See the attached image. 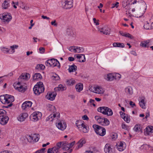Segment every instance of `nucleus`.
<instances>
[{"instance_id": "obj_21", "label": "nucleus", "mask_w": 153, "mask_h": 153, "mask_svg": "<svg viewBox=\"0 0 153 153\" xmlns=\"http://www.w3.org/2000/svg\"><path fill=\"white\" fill-rule=\"evenodd\" d=\"M28 115L27 113H24L21 114L17 117L18 120L21 122H22L25 120V119L27 117Z\"/></svg>"}, {"instance_id": "obj_55", "label": "nucleus", "mask_w": 153, "mask_h": 153, "mask_svg": "<svg viewBox=\"0 0 153 153\" xmlns=\"http://www.w3.org/2000/svg\"><path fill=\"white\" fill-rule=\"evenodd\" d=\"M75 143V141H73L71 143H68L67 145L68 146V147L69 149L71 148L74 145Z\"/></svg>"}, {"instance_id": "obj_56", "label": "nucleus", "mask_w": 153, "mask_h": 153, "mask_svg": "<svg viewBox=\"0 0 153 153\" xmlns=\"http://www.w3.org/2000/svg\"><path fill=\"white\" fill-rule=\"evenodd\" d=\"M123 120L127 123H129L130 121V118L129 117L126 116L125 118H123Z\"/></svg>"}, {"instance_id": "obj_47", "label": "nucleus", "mask_w": 153, "mask_h": 153, "mask_svg": "<svg viewBox=\"0 0 153 153\" xmlns=\"http://www.w3.org/2000/svg\"><path fill=\"white\" fill-rule=\"evenodd\" d=\"M134 130L135 131H140V124H137L134 128Z\"/></svg>"}, {"instance_id": "obj_26", "label": "nucleus", "mask_w": 153, "mask_h": 153, "mask_svg": "<svg viewBox=\"0 0 153 153\" xmlns=\"http://www.w3.org/2000/svg\"><path fill=\"white\" fill-rule=\"evenodd\" d=\"M94 91L96 93L98 94H102L104 92L103 89L101 87L98 86L96 87L94 89Z\"/></svg>"}, {"instance_id": "obj_5", "label": "nucleus", "mask_w": 153, "mask_h": 153, "mask_svg": "<svg viewBox=\"0 0 153 153\" xmlns=\"http://www.w3.org/2000/svg\"><path fill=\"white\" fill-rule=\"evenodd\" d=\"M40 135L38 134H34L28 136L27 137L28 141L31 143L38 142L39 139Z\"/></svg>"}, {"instance_id": "obj_37", "label": "nucleus", "mask_w": 153, "mask_h": 153, "mask_svg": "<svg viewBox=\"0 0 153 153\" xmlns=\"http://www.w3.org/2000/svg\"><path fill=\"white\" fill-rule=\"evenodd\" d=\"M113 45L114 47L124 48L125 47L124 44L123 43L119 42H114L113 44Z\"/></svg>"}, {"instance_id": "obj_46", "label": "nucleus", "mask_w": 153, "mask_h": 153, "mask_svg": "<svg viewBox=\"0 0 153 153\" xmlns=\"http://www.w3.org/2000/svg\"><path fill=\"white\" fill-rule=\"evenodd\" d=\"M76 46H75L70 47L68 48V50H69V51L72 52L76 53V51L77 49V48H76Z\"/></svg>"}, {"instance_id": "obj_31", "label": "nucleus", "mask_w": 153, "mask_h": 153, "mask_svg": "<svg viewBox=\"0 0 153 153\" xmlns=\"http://www.w3.org/2000/svg\"><path fill=\"white\" fill-rule=\"evenodd\" d=\"M47 153H59L58 149L55 147L49 148L47 151Z\"/></svg>"}, {"instance_id": "obj_52", "label": "nucleus", "mask_w": 153, "mask_h": 153, "mask_svg": "<svg viewBox=\"0 0 153 153\" xmlns=\"http://www.w3.org/2000/svg\"><path fill=\"white\" fill-rule=\"evenodd\" d=\"M62 143L61 142H59L57 143L56 144V146H54L58 149V151L59 152V148H60L61 146Z\"/></svg>"}, {"instance_id": "obj_45", "label": "nucleus", "mask_w": 153, "mask_h": 153, "mask_svg": "<svg viewBox=\"0 0 153 153\" xmlns=\"http://www.w3.org/2000/svg\"><path fill=\"white\" fill-rule=\"evenodd\" d=\"M66 83L68 85H73L75 83V81L74 80L68 79L66 81Z\"/></svg>"}, {"instance_id": "obj_29", "label": "nucleus", "mask_w": 153, "mask_h": 153, "mask_svg": "<svg viewBox=\"0 0 153 153\" xmlns=\"http://www.w3.org/2000/svg\"><path fill=\"white\" fill-rule=\"evenodd\" d=\"M146 131L144 132L149 135V133L153 132V126H147L146 128Z\"/></svg>"}, {"instance_id": "obj_7", "label": "nucleus", "mask_w": 153, "mask_h": 153, "mask_svg": "<svg viewBox=\"0 0 153 153\" xmlns=\"http://www.w3.org/2000/svg\"><path fill=\"white\" fill-rule=\"evenodd\" d=\"M0 18L4 22H9L12 19V17L10 13H4L0 14Z\"/></svg>"}, {"instance_id": "obj_49", "label": "nucleus", "mask_w": 153, "mask_h": 153, "mask_svg": "<svg viewBox=\"0 0 153 153\" xmlns=\"http://www.w3.org/2000/svg\"><path fill=\"white\" fill-rule=\"evenodd\" d=\"M142 149L145 150H148L149 148L151 147L150 145L147 144H144L141 146Z\"/></svg>"}, {"instance_id": "obj_6", "label": "nucleus", "mask_w": 153, "mask_h": 153, "mask_svg": "<svg viewBox=\"0 0 153 153\" xmlns=\"http://www.w3.org/2000/svg\"><path fill=\"white\" fill-rule=\"evenodd\" d=\"M42 114L40 112H33L30 116V120L33 121H37L41 118Z\"/></svg>"}, {"instance_id": "obj_63", "label": "nucleus", "mask_w": 153, "mask_h": 153, "mask_svg": "<svg viewBox=\"0 0 153 153\" xmlns=\"http://www.w3.org/2000/svg\"><path fill=\"white\" fill-rule=\"evenodd\" d=\"M122 7L123 8H125L127 5V3L126 1H123L122 2Z\"/></svg>"}, {"instance_id": "obj_61", "label": "nucleus", "mask_w": 153, "mask_h": 153, "mask_svg": "<svg viewBox=\"0 0 153 153\" xmlns=\"http://www.w3.org/2000/svg\"><path fill=\"white\" fill-rule=\"evenodd\" d=\"M120 114L121 117H122L123 119L125 118L126 116L125 113L122 111H120Z\"/></svg>"}, {"instance_id": "obj_22", "label": "nucleus", "mask_w": 153, "mask_h": 153, "mask_svg": "<svg viewBox=\"0 0 153 153\" xmlns=\"http://www.w3.org/2000/svg\"><path fill=\"white\" fill-rule=\"evenodd\" d=\"M76 57L79 59L78 61L79 62H84L85 61V58L84 54H77Z\"/></svg>"}, {"instance_id": "obj_48", "label": "nucleus", "mask_w": 153, "mask_h": 153, "mask_svg": "<svg viewBox=\"0 0 153 153\" xmlns=\"http://www.w3.org/2000/svg\"><path fill=\"white\" fill-rule=\"evenodd\" d=\"M76 48H77V49L76 51V53H79L80 52H82L84 51V49L83 48L76 46Z\"/></svg>"}, {"instance_id": "obj_17", "label": "nucleus", "mask_w": 153, "mask_h": 153, "mask_svg": "<svg viewBox=\"0 0 153 153\" xmlns=\"http://www.w3.org/2000/svg\"><path fill=\"white\" fill-rule=\"evenodd\" d=\"M32 103L31 101H26L24 102L22 105V108L23 110H25L31 106Z\"/></svg>"}, {"instance_id": "obj_25", "label": "nucleus", "mask_w": 153, "mask_h": 153, "mask_svg": "<svg viewBox=\"0 0 153 153\" xmlns=\"http://www.w3.org/2000/svg\"><path fill=\"white\" fill-rule=\"evenodd\" d=\"M114 76V74H109L107 75L105 79L108 81H111L115 79Z\"/></svg>"}, {"instance_id": "obj_33", "label": "nucleus", "mask_w": 153, "mask_h": 153, "mask_svg": "<svg viewBox=\"0 0 153 153\" xmlns=\"http://www.w3.org/2000/svg\"><path fill=\"white\" fill-rule=\"evenodd\" d=\"M65 89L66 88L65 86L62 84H60L59 85L58 87L55 88L54 90L55 91H62Z\"/></svg>"}, {"instance_id": "obj_57", "label": "nucleus", "mask_w": 153, "mask_h": 153, "mask_svg": "<svg viewBox=\"0 0 153 153\" xmlns=\"http://www.w3.org/2000/svg\"><path fill=\"white\" fill-rule=\"evenodd\" d=\"M51 61H50L49 59L46 62H45V65L46 66H49V67H51V64H50V62H50Z\"/></svg>"}, {"instance_id": "obj_27", "label": "nucleus", "mask_w": 153, "mask_h": 153, "mask_svg": "<svg viewBox=\"0 0 153 153\" xmlns=\"http://www.w3.org/2000/svg\"><path fill=\"white\" fill-rule=\"evenodd\" d=\"M9 0H5L2 4V7L3 9H6L10 6Z\"/></svg>"}, {"instance_id": "obj_12", "label": "nucleus", "mask_w": 153, "mask_h": 153, "mask_svg": "<svg viewBox=\"0 0 153 153\" xmlns=\"http://www.w3.org/2000/svg\"><path fill=\"white\" fill-rule=\"evenodd\" d=\"M60 114L59 113L56 114H50L46 119V121L50 120L51 121H52L54 120H58L60 118Z\"/></svg>"}, {"instance_id": "obj_3", "label": "nucleus", "mask_w": 153, "mask_h": 153, "mask_svg": "<svg viewBox=\"0 0 153 153\" xmlns=\"http://www.w3.org/2000/svg\"><path fill=\"white\" fill-rule=\"evenodd\" d=\"M98 112L107 116H112L113 113L111 109L105 106L100 107L97 109Z\"/></svg>"}, {"instance_id": "obj_39", "label": "nucleus", "mask_w": 153, "mask_h": 153, "mask_svg": "<svg viewBox=\"0 0 153 153\" xmlns=\"http://www.w3.org/2000/svg\"><path fill=\"white\" fill-rule=\"evenodd\" d=\"M146 103L144 101V100L143 99H141L139 102V104L142 108L143 109L146 108L145 106Z\"/></svg>"}, {"instance_id": "obj_44", "label": "nucleus", "mask_w": 153, "mask_h": 153, "mask_svg": "<svg viewBox=\"0 0 153 153\" xmlns=\"http://www.w3.org/2000/svg\"><path fill=\"white\" fill-rule=\"evenodd\" d=\"M80 130H82L83 132L86 133L88 132L89 129V128L87 126L85 125H83V126H82V128H81L79 129Z\"/></svg>"}, {"instance_id": "obj_1", "label": "nucleus", "mask_w": 153, "mask_h": 153, "mask_svg": "<svg viewBox=\"0 0 153 153\" xmlns=\"http://www.w3.org/2000/svg\"><path fill=\"white\" fill-rule=\"evenodd\" d=\"M33 89L34 94L37 95L43 92L44 91L45 88L43 83L40 81L38 82L37 84L34 86Z\"/></svg>"}, {"instance_id": "obj_36", "label": "nucleus", "mask_w": 153, "mask_h": 153, "mask_svg": "<svg viewBox=\"0 0 153 153\" xmlns=\"http://www.w3.org/2000/svg\"><path fill=\"white\" fill-rule=\"evenodd\" d=\"M125 92L127 94L131 95L133 93V89L131 87L128 86L125 88Z\"/></svg>"}, {"instance_id": "obj_54", "label": "nucleus", "mask_w": 153, "mask_h": 153, "mask_svg": "<svg viewBox=\"0 0 153 153\" xmlns=\"http://www.w3.org/2000/svg\"><path fill=\"white\" fill-rule=\"evenodd\" d=\"M6 112L3 109H0V115H6Z\"/></svg>"}, {"instance_id": "obj_32", "label": "nucleus", "mask_w": 153, "mask_h": 153, "mask_svg": "<svg viewBox=\"0 0 153 153\" xmlns=\"http://www.w3.org/2000/svg\"><path fill=\"white\" fill-rule=\"evenodd\" d=\"M30 77V75L29 74L25 73V74H22L20 76L19 78L21 79L27 80Z\"/></svg>"}, {"instance_id": "obj_8", "label": "nucleus", "mask_w": 153, "mask_h": 153, "mask_svg": "<svg viewBox=\"0 0 153 153\" xmlns=\"http://www.w3.org/2000/svg\"><path fill=\"white\" fill-rule=\"evenodd\" d=\"M6 104L9 103L10 104L5 106V107L8 108L12 106L13 104L12 103L14 101V98L13 96L7 94H6Z\"/></svg>"}, {"instance_id": "obj_43", "label": "nucleus", "mask_w": 153, "mask_h": 153, "mask_svg": "<svg viewBox=\"0 0 153 153\" xmlns=\"http://www.w3.org/2000/svg\"><path fill=\"white\" fill-rule=\"evenodd\" d=\"M137 3H139L140 6H143V7H146V2L143 0H137Z\"/></svg>"}, {"instance_id": "obj_42", "label": "nucleus", "mask_w": 153, "mask_h": 153, "mask_svg": "<svg viewBox=\"0 0 153 153\" xmlns=\"http://www.w3.org/2000/svg\"><path fill=\"white\" fill-rule=\"evenodd\" d=\"M151 23L150 22H146L145 24L144 25V27L145 29L146 30L152 29L151 26L149 24Z\"/></svg>"}, {"instance_id": "obj_64", "label": "nucleus", "mask_w": 153, "mask_h": 153, "mask_svg": "<svg viewBox=\"0 0 153 153\" xmlns=\"http://www.w3.org/2000/svg\"><path fill=\"white\" fill-rule=\"evenodd\" d=\"M2 51L4 53H5L6 52L8 53L9 51V49L5 48H3L2 49Z\"/></svg>"}, {"instance_id": "obj_35", "label": "nucleus", "mask_w": 153, "mask_h": 153, "mask_svg": "<svg viewBox=\"0 0 153 153\" xmlns=\"http://www.w3.org/2000/svg\"><path fill=\"white\" fill-rule=\"evenodd\" d=\"M66 35L70 36H75L73 30L69 28H68L66 30Z\"/></svg>"}, {"instance_id": "obj_20", "label": "nucleus", "mask_w": 153, "mask_h": 153, "mask_svg": "<svg viewBox=\"0 0 153 153\" xmlns=\"http://www.w3.org/2000/svg\"><path fill=\"white\" fill-rule=\"evenodd\" d=\"M86 142L85 139L84 138L81 139L77 143V146L76 147V149H79L82 147L83 145Z\"/></svg>"}, {"instance_id": "obj_50", "label": "nucleus", "mask_w": 153, "mask_h": 153, "mask_svg": "<svg viewBox=\"0 0 153 153\" xmlns=\"http://www.w3.org/2000/svg\"><path fill=\"white\" fill-rule=\"evenodd\" d=\"M52 78L53 80H57L59 79L60 78L58 75L55 74L52 76Z\"/></svg>"}, {"instance_id": "obj_10", "label": "nucleus", "mask_w": 153, "mask_h": 153, "mask_svg": "<svg viewBox=\"0 0 153 153\" xmlns=\"http://www.w3.org/2000/svg\"><path fill=\"white\" fill-rule=\"evenodd\" d=\"M57 127L59 129L64 130L66 127V123L63 121L59 120L56 124Z\"/></svg>"}, {"instance_id": "obj_60", "label": "nucleus", "mask_w": 153, "mask_h": 153, "mask_svg": "<svg viewBox=\"0 0 153 153\" xmlns=\"http://www.w3.org/2000/svg\"><path fill=\"white\" fill-rule=\"evenodd\" d=\"M125 37L129 38L131 39H132L133 38V36L129 33H126Z\"/></svg>"}, {"instance_id": "obj_40", "label": "nucleus", "mask_w": 153, "mask_h": 153, "mask_svg": "<svg viewBox=\"0 0 153 153\" xmlns=\"http://www.w3.org/2000/svg\"><path fill=\"white\" fill-rule=\"evenodd\" d=\"M48 110L53 113L55 112L56 111L55 107L51 105H49Z\"/></svg>"}, {"instance_id": "obj_30", "label": "nucleus", "mask_w": 153, "mask_h": 153, "mask_svg": "<svg viewBox=\"0 0 153 153\" xmlns=\"http://www.w3.org/2000/svg\"><path fill=\"white\" fill-rule=\"evenodd\" d=\"M75 88L77 91L80 92L83 90V84L80 83L76 85Z\"/></svg>"}, {"instance_id": "obj_19", "label": "nucleus", "mask_w": 153, "mask_h": 153, "mask_svg": "<svg viewBox=\"0 0 153 153\" xmlns=\"http://www.w3.org/2000/svg\"><path fill=\"white\" fill-rule=\"evenodd\" d=\"M117 145V148L119 151H122L125 149V144L124 143L120 142Z\"/></svg>"}, {"instance_id": "obj_34", "label": "nucleus", "mask_w": 153, "mask_h": 153, "mask_svg": "<svg viewBox=\"0 0 153 153\" xmlns=\"http://www.w3.org/2000/svg\"><path fill=\"white\" fill-rule=\"evenodd\" d=\"M68 70L70 73L74 72L77 70V66L74 65H73L69 66Z\"/></svg>"}, {"instance_id": "obj_18", "label": "nucleus", "mask_w": 153, "mask_h": 153, "mask_svg": "<svg viewBox=\"0 0 153 153\" xmlns=\"http://www.w3.org/2000/svg\"><path fill=\"white\" fill-rule=\"evenodd\" d=\"M151 44L150 40H148L142 42L140 43V45L143 47L148 48Z\"/></svg>"}, {"instance_id": "obj_11", "label": "nucleus", "mask_w": 153, "mask_h": 153, "mask_svg": "<svg viewBox=\"0 0 153 153\" xmlns=\"http://www.w3.org/2000/svg\"><path fill=\"white\" fill-rule=\"evenodd\" d=\"M73 0H65L63 3V7L66 9H70L73 7Z\"/></svg>"}, {"instance_id": "obj_41", "label": "nucleus", "mask_w": 153, "mask_h": 153, "mask_svg": "<svg viewBox=\"0 0 153 153\" xmlns=\"http://www.w3.org/2000/svg\"><path fill=\"white\" fill-rule=\"evenodd\" d=\"M6 94L0 96V101L4 104H6Z\"/></svg>"}, {"instance_id": "obj_2", "label": "nucleus", "mask_w": 153, "mask_h": 153, "mask_svg": "<svg viewBox=\"0 0 153 153\" xmlns=\"http://www.w3.org/2000/svg\"><path fill=\"white\" fill-rule=\"evenodd\" d=\"M93 127L97 134L102 136L105 135L106 134L105 129L97 125H93Z\"/></svg>"}, {"instance_id": "obj_53", "label": "nucleus", "mask_w": 153, "mask_h": 153, "mask_svg": "<svg viewBox=\"0 0 153 153\" xmlns=\"http://www.w3.org/2000/svg\"><path fill=\"white\" fill-rule=\"evenodd\" d=\"M122 128L124 129L127 130L128 128V126L124 123H122Z\"/></svg>"}, {"instance_id": "obj_13", "label": "nucleus", "mask_w": 153, "mask_h": 153, "mask_svg": "<svg viewBox=\"0 0 153 153\" xmlns=\"http://www.w3.org/2000/svg\"><path fill=\"white\" fill-rule=\"evenodd\" d=\"M8 117L6 115H1L0 116V123L3 125L6 124L9 120Z\"/></svg>"}, {"instance_id": "obj_23", "label": "nucleus", "mask_w": 153, "mask_h": 153, "mask_svg": "<svg viewBox=\"0 0 153 153\" xmlns=\"http://www.w3.org/2000/svg\"><path fill=\"white\" fill-rule=\"evenodd\" d=\"M99 29L100 32L103 33L105 35H109L110 33V29L108 28H107L106 29H105L104 28H99Z\"/></svg>"}, {"instance_id": "obj_15", "label": "nucleus", "mask_w": 153, "mask_h": 153, "mask_svg": "<svg viewBox=\"0 0 153 153\" xmlns=\"http://www.w3.org/2000/svg\"><path fill=\"white\" fill-rule=\"evenodd\" d=\"M51 62L50 64H51V66L53 67H54L57 65L59 68H60V64L59 62L57 60L55 59H49Z\"/></svg>"}, {"instance_id": "obj_4", "label": "nucleus", "mask_w": 153, "mask_h": 153, "mask_svg": "<svg viewBox=\"0 0 153 153\" xmlns=\"http://www.w3.org/2000/svg\"><path fill=\"white\" fill-rule=\"evenodd\" d=\"M95 119L99 124L102 125L106 126L109 124V121L107 118H102L99 116H96Z\"/></svg>"}, {"instance_id": "obj_9", "label": "nucleus", "mask_w": 153, "mask_h": 153, "mask_svg": "<svg viewBox=\"0 0 153 153\" xmlns=\"http://www.w3.org/2000/svg\"><path fill=\"white\" fill-rule=\"evenodd\" d=\"M147 6L146 7H143L140 6V8L138 9L136 12V15L137 17H140L144 14L146 10Z\"/></svg>"}, {"instance_id": "obj_28", "label": "nucleus", "mask_w": 153, "mask_h": 153, "mask_svg": "<svg viewBox=\"0 0 153 153\" xmlns=\"http://www.w3.org/2000/svg\"><path fill=\"white\" fill-rule=\"evenodd\" d=\"M33 77L34 80H39L41 79L42 77L40 73H36L33 76Z\"/></svg>"}, {"instance_id": "obj_14", "label": "nucleus", "mask_w": 153, "mask_h": 153, "mask_svg": "<svg viewBox=\"0 0 153 153\" xmlns=\"http://www.w3.org/2000/svg\"><path fill=\"white\" fill-rule=\"evenodd\" d=\"M104 150L106 153H113L114 152V149L111 147L109 144H106L105 145Z\"/></svg>"}, {"instance_id": "obj_51", "label": "nucleus", "mask_w": 153, "mask_h": 153, "mask_svg": "<svg viewBox=\"0 0 153 153\" xmlns=\"http://www.w3.org/2000/svg\"><path fill=\"white\" fill-rule=\"evenodd\" d=\"M114 76H115V79H120L121 77V75L117 73L114 74Z\"/></svg>"}, {"instance_id": "obj_59", "label": "nucleus", "mask_w": 153, "mask_h": 153, "mask_svg": "<svg viewBox=\"0 0 153 153\" xmlns=\"http://www.w3.org/2000/svg\"><path fill=\"white\" fill-rule=\"evenodd\" d=\"M10 48L11 49L12 51H14L15 49H17L18 47V45H15L10 47Z\"/></svg>"}, {"instance_id": "obj_16", "label": "nucleus", "mask_w": 153, "mask_h": 153, "mask_svg": "<svg viewBox=\"0 0 153 153\" xmlns=\"http://www.w3.org/2000/svg\"><path fill=\"white\" fill-rule=\"evenodd\" d=\"M56 94L55 93L48 92L46 96V98L48 100L53 101L54 100Z\"/></svg>"}, {"instance_id": "obj_58", "label": "nucleus", "mask_w": 153, "mask_h": 153, "mask_svg": "<svg viewBox=\"0 0 153 153\" xmlns=\"http://www.w3.org/2000/svg\"><path fill=\"white\" fill-rule=\"evenodd\" d=\"M18 5V2H14L13 1H12V5L13 7L15 8H16L17 7L16 5Z\"/></svg>"}, {"instance_id": "obj_38", "label": "nucleus", "mask_w": 153, "mask_h": 153, "mask_svg": "<svg viewBox=\"0 0 153 153\" xmlns=\"http://www.w3.org/2000/svg\"><path fill=\"white\" fill-rule=\"evenodd\" d=\"M85 125L84 123H82L81 121L77 120L76 122V125L79 129H80L82 128L83 125Z\"/></svg>"}, {"instance_id": "obj_24", "label": "nucleus", "mask_w": 153, "mask_h": 153, "mask_svg": "<svg viewBox=\"0 0 153 153\" xmlns=\"http://www.w3.org/2000/svg\"><path fill=\"white\" fill-rule=\"evenodd\" d=\"M14 87L15 89L22 92H24L26 90V87H24L22 85L17 86L16 85H14Z\"/></svg>"}, {"instance_id": "obj_62", "label": "nucleus", "mask_w": 153, "mask_h": 153, "mask_svg": "<svg viewBox=\"0 0 153 153\" xmlns=\"http://www.w3.org/2000/svg\"><path fill=\"white\" fill-rule=\"evenodd\" d=\"M111 137L112 139L114 140H115L117 138V134L116 133L113 134L112 135Z\"/></svg>"}]
</instances>
